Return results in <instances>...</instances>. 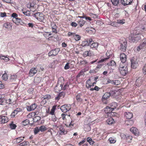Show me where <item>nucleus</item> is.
<instances>
[{"mask_svg":"<svg viewBox=\"0 0 146 146\" xmlns=\"http://www.w3.org/2000/svg\"><path fill=\"white\" fill-rule=\"evenodd\" d=\"M22 110L20 108H17L11 113V117H14L18 112L21 111Z\"/></svg>","mask_w":146,"mask_h":146,"instance_id":"nucleus-14","label":"nucleus"},{"mask_svg":"<svg viewBox=\"0 0 146 146\" xmlns=\"http://www.w3.org/2000/svg\"><path fill=\"white\" fill-rule=\"evenodd\" d=\"M146 46V39L143 41L142 43L137 47V50L138 51H139L141 49L143 48Z\"/></svg>","mask_w":146,"mask_h":146,"instance_id":"nucleus-16","label":"nucleus"},{"mask_svg":"<svg viewBox=\"0 0 146 146\" xmlns=\"http://www.w3.org/2000/svg\"><path fill=\"white\" fill-rule=\"evenodd\" d=\"M88 63L86 60H83L80 61V64L81 65H82L84 66H86L87 64Z\"/></svg>","mask_w":146,"mask_h":146,"instance_id":"nucleus-46","label":"nucleus"},{"mask_svg":"<svg viewBox=\"0 0 146 146\" xmlns=\"http://www.w3.org/2000/svg\"><path fill=\"white\" fill-rule=\"evenodd\" d=\"M146 82V77H139L136 80L135 84L138 86H140L143 83Z\"/></svg>","mask_w":146,"mask_h":146,"instance_id":"nucleus-4","label":"nucleus"},{"mask_svg":"<svg viewBox=\"0 0 146 146\" xmlns=\"http://www.w3.org/2000/svg\"><path fill=\"white\" fill-rule=\"evenodd\" d=\"M24 138V137L23 138L21 137L17 138L14 140V142L16 143H19L23 140Z\"/></svg>","mask_w":146,"mask_h":146,"instance_id":"nucleus-21","label":"nucleus"},{"mask_svg":"<svg viewBox=\"0 0 146 146\" xmlns=\"http://www.w3.org/2000/svg\"><path fill=\"white\" fill-rule=\"evenodd\" d=\"M98 43L97 42H94L92 43L90 46V47L92 48H97L98 46Z\"/></svg>","mask_w":146,"mask_h":146,"instance_id":"nucleus-33","label":"nucleus"},{"mask_svg":"<svg viewBox=\"0 0 146 146\" xmlns=\"http://www.w3.org/2000/svg\"><path fill=\"white\" fill-rule=\"evenodd\" d=\"M110 93H105L102 97V99L103 100H106L109 98L110 96Z\"/></svg>","mask_w":146,"mask_h":146,"instance_id":"nucleus-24","label":"nucleus"},{"mask_svg":"<svg viewBox=\"0 0 146 146\" xmlns=\"http://www.w3.org/2000/svg\"><path fill=\"white\" fill-rule=\"evenodd\" d=\"M102 66L103 65L102 64H98L95 68V70L97 71L98 70L102 68Z\"/></svg>","mask_w":146,"mask_h":146,"instance_id":"nucleus-55","label":"nucleus"},{"mask_svg":"<svg viewBox=\"0 0 146 146\" xmlns=\"http://www.w3.org/2000/svg\"><path fill=\"white\" fill-rule=\"evenodd\" d=\"M40 117L39 116H36L33 118V121L34 122H37L40 119Z\"/></svg>","mask_w":146,"mask_h":146,"instance_id":"nucleus-44","label":"nucleus"},{"mask_svg":"<svg viewBox=\"0 0 146 146\" xmlns=\"http://www.w3.org/2000/svg\"><path fill=\"white\" fill-rule=\"evenodd\" d=\"M70 68V66L69 65V63H67L64 67V68L65 70H68Z\"/></svg>","mask_w":146,"mask_h":146,"instance_id":"nucleus-59","label":"nucleus"},{"mask_svg":"<svg viewBox=\"0 0 146 146\" xmlns=\"http://www.w3.org/2000/svg\"><path fill=\"white\" fill-rule=\"evenodd\" d=\"M65 92H60L57 96L56 98V99L58 100L60 98H63L65 95Z\"/></svg>","mask_w":146,"mask_h":146,"instance_id":"nucleus-17","label":"nucleus"},{"mask_svg":"<svg viewBox=\"0 0 146 146\" xmlns=\"http://www.w3.org/2000/svg\"><path fill=\"white\" fill-rule=\"evenodd\" d=\"M55 109V108H54V107L53 106V108L52 109L50 112V114H51V115H53L54 114Z\"/></svg>","mask_w":146,"mask_h":146,"instance_id":"nucleus-57","label":"nucleus"},{"mask_svg":"<svg viewBox=\"0 0 146 146\" xmlns=\"http://www.w3.org/2000/svg\"><path fill=\"white\" fill-rule=\"evenodd\" d=\"M110 106H107L104 108V111L105 113L107 114L106 115L108 116L111 117L113 116L114 113V112H112V110Z\"/></svg>","mask_w":146,"mask_h":146,"instance_id":"nucleus-5","label":"nucleus"},{"mask_svg":"<svg viewBox=\"0 0 146 146\" xmlns=\"http://www.w3.org/2000/svg\"><path fill=\"white\" fill-rule=\"evenodd\" d=\"M3 79L4 80H7L8 79V76L6 73H4L2 75Z\"/></svg>","mask_w":146,"mask_h":146,"instance_id":"nucleus-47","label":"nucleus"},{"mask_svg":"<svg viewBox=\"0 0 146 146\" xmlns=\"http://www.w3.org/2000/svg\"><path fill=\"white\" fill-rule=\"evenodd\" d=\"M9 125L10 128L11 129H15L17 127L16 125L13 123V122L11 123Z\"/></svg>","mask_w":146,"mask_h":146,"instance_id":"nucleus-39","label":"nucleus"},{"mask_svg":"<svg viewBox=\"0 0 146 146\" xmlns=\"http://www.w3.org/2000/svg\"><path fill=\"white\" fill-rule=\"evenodd\" d=\"M117 23L118 24H123L125 23V20H118L117 21Z\"/></svg>","mask_w":146,"mask_h":146,"instance_id":"nucleus-54","label":"nucleus"},{"mask_svg":"<svg viewBox=\"0 0 146 146\" xmlns=\"http://www.w3.org/2000/svg\"><path fill=\"white\" fill-rule=\"evenodd\" d=\"M108 140L111 143H114L116 142V140L114 138L112 137L110 138Z\"/></svg>","mask_w":146,"mask_h":146,"instance_id":"nucleus-48","label":"nucleus"},{"mask_svg":"<svg viewBox=\"0 0 146 146\" xmlns=\"http://www.w3.org/2000/svg\"><path fill=\"white\" fill-rule=\"evenodd\" d=\"M46 128L45 126H41L39 127V130H40V131L42 132L46 131Z\"/></svg>","mask_w":146,"mask_h":146,"instance_id":"nucleus-42","label":"nucleus"},{"mask_svg":"<svg viewBox=\"0 0 146 146\" xmlns=\"http://www.w3.org/2000/svg\"><path fill=\"white\" fill-rule=\"evenodd\" d=\"M13 21L17 25H18V24L20 23L21 21V19L18 18L14 19H13Z\"/></svg>","mask_w":146,"mask_h":146,"instance_id":"nucleus-32","label":"nucleus"},{"mask_svg":"<svg viewBox=\"0 0 146 146\" xmlns=\"http://www.w3.org/2000/svg\"><path fill=\"white\" fill-rule=\"evenodd\" d=\"M130 131L135 135H137L139 134L138 130L135 127H132L130 129Z\"/></svg>","mask_w":146,"mask_h":146,"instance_id":"nucleus-18","label":"nucleus"},{"mask_svg":"<svg viewBox=\"0 0 146 146\" xmlns=\"http://www.w3.org/2000/svg\"><path fill=\"white\" fill-rule=\"evenodd\" d=\"M51 26L52 28V32L54 33H57L56 28L57 26L54 23L51 24Z\"/></svg>","mask_w":146,"mask_h":146,"instance_id":"nucleus-20","label":"nucleus"},{"mask_svg":"<svg viewBox=\"0 0 146 146\" xmlns=\"http://www.w3.org/2000/svg\"><path fill=\"white\" fill-rule=\"evenodd\" d=\"M75 34H76L74 33H72L70 32H68V35L69 36H73L74 37Z\"/></svg>","mask_w":146,"mask_h":146,"instance_id":"nucleus-56","label":"nucleus"},{"mask_svg":"<svg viewBox=\"0 0 146 146\" xmlns=\"http://www.w3.org/2000/svg\"><path fill=\"white\" fill-rule=\"evenodd\" d=\"M23 13L24 15L27 16H29L31 15V13L29 11H23Z\"/></svg>","mask_w":146,"mask_h":146,"instance_id":"nucleus-49","label":"nucleus"},{"mask_svg":"<svg viewBox=\"0 0 146 146\" xmlns=\"http://www.w3.org/2000/svg\"><path fill=\"white\" fill-rule=\"evenodd\" d=\"M29 123V121L28 119H26L22 122V125L24 126L26 125Z\"/></svg>","mask_w":146,"mask_h":146,"instance_id":"nucleus-34","label":"nucleus"},{"mask_svg":"<svg viewBox=\"0 0 146 146\" xmlns=\"http://www.w3.org/2000/svg\"><path fill=\"white\" fill-rule=\"evenodd\" d=\"M120 60L123 63H125L127 60V56L123 53H121L120 55Z\"/></svg>","mask_w":146,"mask_h":146,"instance_id":"nucleus-11","label":"nucleus"},{"mask_svg":"<svg viewBox=\"0 0 146 146\" xmlns=\"http://www.w3.org/2000/svg\"><path fill=\"white\" fill-rule=\"evenodd\" d=\"M34 91V89L32 88L29 89L28 90V92L30 94H32Z\"/></svg>","mask_w":146,"mask_h":146,"instance_id":"nucleus-60","label":"nucleus"},{"mask_svg":"<svg viewBox=\"0 0 146 146\" xmlns=\"http://www.w3.org/2000/svg\"><path fill=\"white\" fill-rule=\"evenodd\" d=\"M40 131L39 128L38 127H36L34 130V133L35 135H36L37 133L39 132Z\"/></svg>","mask_w":146,"mask_h":146,"instance_id":"nucleus-50","label":"nucleus"},{"mask_svg":"<svg viewBox=\"0 0 146 146\" xmlns=\"http://www.w3.org/2000/svg\"><path fill=\"white\" fill-rule=\"evenodd\" d=\"M60 131H61V133L60 134L61 135L65 134L67 133V131L65 130L63 128L61 127L60 128Z\"/></svg>","mask_w":146,"mask_h":146,"instance_id":"nucleus-40","label":"nucleus"},{"mask_svg":"<svg viewBox=\"0 0 146 146\" xmlns=\"http://www.w3.org/2000/svg\"><path fill=\"white\" fill-rule=\"evenodd\" d=\"M17 14L14 13H13L11 15L12 17L14 18L13 19L17 18Z\"/></svg>","mask_w":146,"mask_h":146,"instance_id":"nucleus-63","label":"nucleus"},{"mask_svg":"<svg viewBox=\"0 0 146 146\" xmlns=\"http://www.w3.org/2000/svg\"><path fill=\"white\" fill-rule=\"evenodd\" d=\"M76 99L78 102H82V100L80 98V95L78 94L76 96Z\"/></svg>","mask_w":146,"mask_h":146,"instance_id":"nucleus-30","label":"nucleus"},{"mask_svg":"<svg viewBox=\"0 0 146 146\" xmlns=\"http://www.w3.org/2000/svg\"><path fill=\"white\" fill-rule=\"evenodd\" d=\"M90 50L89 51H85L84 54H83V56L84 57H86L87 56H91V52Z\"/></svg>","mask_w":146,"mask_h":146,"instance_id":"nucleus-25","label":"nucleus"},{"mask_svg":"<svg viewBox=\"0 0 146 146\" xmlns=\"http://www.w3.org/2000/svg\"><path fill=\"white\" fill-rule=\"evenodd\" d=\"M138 60L136 58L134 57L131 60V67L133 69H135L138 66Z\"/></svg>","mask_w":146,"mask_h":146,"instance_id":"nucleus-3","label":"nucleus"},{"mask_svg":"<svg viewBox=\"0 0 146 146\" xmlns=\"http://www.w3.org/2000/svg\"><path fill=\"white\" fill-rule=\"evenodd\" d=\"M113 122V119L112 117H110L108 119L106 120V123L109 125L112 124Z\"/></svg>","mask_w":146,"mask_h":146,"instance_id":"nucleus-28","label":"nucleus"},{"mask_svg":"<svg viewBox=\"0 0 146 146\" xmlns=\"http://www.w3.org/2000/svg\"><path fill=\"white\" fill-rule=\"evenodd\" d=\"M71 25L74 27H76L78 25L77 23L75 22H72L71 23Z\"/></svg>","mask_w":146,"mask_h":146,"instance_id":"nucleus-61","label":"nucleus"},{"mask_svg":"<svg viewBox=\"0 0 146 146\" xmlns=\"http://www.w3.org/2000/svg\"><path fill=\"white\" fill-rule=\"evenodd\" d=\"M29 144V142L27 141H24L19 144L20 146H25Z\"/></svg>","mask_w":146,"mask_h":146,"instance_id":"nucleus-43","label":"nucleus"},{"mask_svg":"<svg viewBox=\"0 0 146 146\" xmlns=\"http://www.w3.org/2000/svg\"><path fill=\"white\" fill-rule=\"evenodd\" d=\"M90 79L86 82V86L88 88L91 87L92 86V85L90 84Z\"/></svg>","mask_w":146,"mask_h":146,"instance_id":"nucleus-38","label":"nucleus"},{"mask_svg":"<svg viewBox=\"0 0 146 146\" xmlns=\"http://www.w3.org/2000/svg\"><path fill=\"white\" fill-rule=\"evenodd\" d=\"M91 127L89 125H87L86 126L85 128V130L86 131H89L91 130Z\"/></svg>","mask_w":146,"mask_h":146,"instance_id":"nucleus-53","label":"nucleus"},{"mask_svg":"<svg viewBox=\"0 0 146 146\" xmlns=\"http://www.w3.org/2000/svg\"><path fill=\"white\" fill-rule=\"evenodd\" d=\"M112 4L115 6L117 5L119 3L120 0H110Z\"/></svg>","mask_w":146,"mask_h":146,"instance_id":"nucleus-29","label":"nucleus"},{"mask_svg":"<svg viewBox=\"0 0 146 146\" xmlns=\"http://www.w3.org/2000/svg\"><path fill=\"white\" fill-rule=\"evenodd\" d=\"M74 38L76 41H78L80 40L81 36L79 35L75 34L74 36Z\"/></svg>","mask_w":146,"mask_h":146,"instance_id":"nucleus-36","label":"nucleus"},{"mask_svg":"<svg viewBox=\"0 0 146 146\" xmlns=\"http://www.w3.org/2000/svg\"><path fill=\"white\" fill-rule=\"evenodd\" d=\"M143 73L144 74H146V65L144 66L143 68Z\"/></svg>","mask_w":146,"mask_h":146,"instance_id":"nucleus-64","label":"nucleus"},{"mask_svg":"<svg viewBox=\"0 0 146 146\" xmlns=\"http://www.w3.org/2000/svg\"><path fill=\"white\" fill-rule=\"evenodd\" d=\"M133 123V121L132 120H127L125 121V124L127 125H131Z\"/></svg>","mask_w":146,"mask_h":146,"instance_id":"nucleus-35","label":"nucleus"},{"mask_svg":"<svg viewBox=\"0 0 146 146\" xmlns=\"http://www.w3.org/2000/svg\"><path fill=\"white\" fill-rule=\"evenodd\" d=\"M17 78V76L16 75H11L9 78L11 82L15 81Z\"/></svg>","mask_w":146,"mask_h":146,"instance_id":"nucleus-31","label":"nucleus"},{"mask_svg":"<svg viewBox=\"0 0 146 146\" xmlns=\"http://www.w3.org/2000/svg\"><path fill=\"white\" fill-rule=\"evenodd\" d=\"M38 71L36 68H32L30 70L29 75L30 76H33L36 74Z\"/></svg>","mask_w":146,"mask_h":146,"instance_id":"nucleus-10","label":"nucleus"},{"mask_svg":"<svg viewBox=\"0 0 146 146\" xmlns=\"http://www.w3.org/2000/svg\"><path fill=\"white\" fill-rule=\"evenodd\" d=\"M125 117L128 119H131L133 117V114L129 111H127L124 113Z\"/></svg>","mask_w":146,"mask_h":146,"instance_id":"nucleus-19","label":"nucleus"},{"mask_svg":"<svg viewBox=\"0 0 146 146\" xmlns=\"http://www.w3.org/2000/svg\"><path fill=\"white\" fill-rule=\"evenodd\" d=\"M93 41L92 40L91 38H89L87 39L85 42H86V45H91V42Z\"/></svg>","mask_w":146,"mask_h":146,"instance_id":"nucleus-37","label":"nucleus"},{"mask_svg":"<svg viewBox=\"0 0 146 146\" xmlns=\"http://www.w3.org/2000/svg\"><path fill=\"white\" fill-rule=\"evenodd\" d=\"M117 81V80H115V82L113 80H111L110 79H108V80L107 82L108 83H111L114 85H116V82Z\"/></svg>","mask_w":146,"mask_h":146,"instance_id":"nucleus-52","label":"nucleus"},{"mask_svg":"<svg viewBox=\"0 0 146 146\" xmlns=\"http://www.w3.org/2000/svg\"><path fill=\"white\" fill-rule=\"evenodd\" d=\"M6 16V13L5 12L1 13H0V17H4Z\"/></svg>","mask_w":146,"mask_h":146,"instance_id":"nucleus-62","label":"nucleus"},{"mask_svg":"<svg viewBox=\"0 0 146 146\" xmlns=\"http://www.w3.org/2000/svg\"><path fill=\"white\" fill-rule=\"evenodd\" d=\"M34 17L40 21H42L44 19V15L40 12H37L35 13Z\"/></svg>","mask_w":146,"mask_h":146,"instance_id":"nucleus-6","label":"nucleus"},{"mask_svg":"<svg viewBox=\"0 0 146 146\" xmlns=\"http://www.w3.org/2000/svg\"><path fill=\"white\" fill-rule=\"evenodd\" d=\"M119 70L121 74L123 76H125L128 73L127 66H123L121 64L119 65Z\"/></svg>","mask_w":146,"mask_h":146,"instance_id":"nucleus-2","label":"nucleus"},{"mask_svg":"<svg viewBox=\"0 0 146 146\" xmlns=\"http://www.w3.org/2000/svg\"><path fill=\"white\" fill-rule=\"evenodd\" d=\"M71 108V106L70 104H65L62 106L60 108L62 111L64 113H66Z\"/></svg>","mask_w":146,"mask_h":146,"instance_id":"nucleus-7","label":"nucleus"},{"mask_svg":"<svg viewBox=\"0 0 146 146\" xmlns=\"http://www.w3.org/2000/svg\"><path fill=\"white\" fill-rule=\"evenodd\" d=\"M127 42L125 40L123 42H121L120 43V50L123 52H124L125 51L127 48Z\"/></svg>","mask_w":146,"mask_h":146,"instance_id":"nucleus-8","label":"nucleus"},{"mask_svg":"<svg viewBox=\"0 0 146 146\" xmlns=\"http://www.w3.org/2000/svg\"><path fill=\"white\" fill-rule=\"evenodd\" d=\"M0 58L1 59L4 60L6 62L9 60V58L7 57L3 56H0Z\"/></svg>","mask_w":146,"mask_h":146,"instance_id":"nucleus-41","label":"nucleus"},{"mask_svg":"<svg viewBox=\"0 0 146 146\" xmlns=\"http://www.w3.org/2000/svg\"><path fill=\"white\" fill-rule=\"evenodd\" d=\"M121 4L124 6L131 4L133 0H121Z\"/></svg>","mask_w":146,"mask_h":146,"instance_id":"nucleus-13","label":"nucleus"},{"mask_svg":"<svg viewBox=\"0 0 146 146\" xmlns=\"http://www.w3.org/2000/svg\"><path fill=\"white\" fill-rule=\"evenodd\" d=\"M6 102V100L2 97V96L0 95V105H4Z\"/></svg>","mask_w":146,"mask_h":146,"instance_id":"nucleus-26","label":"nucleus"},{"mask_svg":"<svg viewBox=\"0 0 146 146\" xmlns=\"http://www.w3.org/2000/svg\"><path fill=\"white\" fill-rule=\"evenodd\" d=\"M41 81V78L40 77H35L34 79V82L36 84L40 82Z\"/></svg>","mask_w":146,"mask_h":146,"instance_id":"nucleus-27","label":"nucleus"},{"mask_svg":"<svg viewBox=\"0 0 146 146\" xmlns=\"http://www.w3.org/2000/svg\"><path fill=\"white\" fill-rule=\"evenodd\" d=\"M8 119L7 117L5 116L1 115L0 116V121H1L2 123H5L8 122Z\"/></svg>","mask_w":146,"mask_h":146,"instance_id":"nucleus-15","label":"nucleus"},{"mask_svg":"<svg viewBox=\"0 0 146 146\" xmlns=\"http://www.w3.org/2000/svg\"><path fill=\"white\" fill-rule=\"evenodd\" d=\"M64 79L63 77H61L58 78L57 84L55 86L54 89L56 90L60 91L62 89V86L64 84Z\"/></svg>","mask_w":146,"mask_h":146,"instance_id":"nucleus-1","label":"nucleus"},{"mask_svg":"<svg viewBox=\"0 0 146 146\" xmlns=\"http://www.w3.org/2000/svg\"><path fill=\"white\" fill-rule=\"evenodd\" d=\"M59 51L60 49L58 48L52 50L49 52V56H50L52 55L56 56L58 54Z\"/></svg>","mask_w":146,"mask_h":146,"instance_id":"nucleus-9","label":"nucleus"},{"mask_svg":"<svg viewBox=\"0 0 146 146\" xmlns=\"http://www.w3.org/2000/svg\"><path fill=\"white\" fill-rule=\"evenodd\" d=\"M110 58L109 57H106L103 58V59H102L100 60L98 62H97V63H100L102 62H103L104 61H106V60Z\"/></svg>","mask_w":146,"mask_h":146,"instance_id":"nucleus-51","label":"nucleus"},{"mask_svg":"<svg viewBox=\"0 0 146 146\" xmlns=\"http://www.w3.org/2000/svg\"><path fill=\"white\" fill-rule=\"evenodd\" d=\"M12 25L9 22H6L4 24V27L8 29H11Z\"/></svg>","mask_w":146,"mask_h":146,"instance_id":"nucleus-22","label":"nucleus"},{"mask_svg":"<svg viewBox=\"0 0 146 146\" xmlns=\"http://www.w3.org/2000/svg\"><path fill=\"white\" fill-rule=\"evenodd\" d=\"M111 107L110 108H111V110H113L114 109H116L117 107V104L116 102L113 103L110 105Z\"/></svg>","mask_w":146,"mask_h":146,"instance_id":"nucleus-23","label":"nucleus"},{"mask_svg":"<svg viewBox=\"0 0 146 146\" xmlns=\"http://www.w3.org/2000/svg\"><path fill=\"white\" fill-rule=\"evenodd\" d=\"M37 107V105L35 104H32L30 106H28L27 107V111H31L35 110Z\"/></svg>","mask_w":146,"mask_h":146,"instance_id":"nucleus-12","label":"nucleus"},{"mask_svg":"<svg viewBox=\"0 0 146 146\" xmlns=\"http://www.w3.org/2000/svg\"><path fill=\"white\" fill-rule=\"evenodd\" d=\"M111 25L114 27H117L118 26L117 22H114L111 23Z\"/></svg>","mask_w":146,"mask_h":146,"instance_id":"nucleus-58","label":"nucleus"},{"mask_svg":"<svg viewBox=\"0 0 146 146\" xmlns=\"http://www.w3.org/2000/svg\"><path fill=\"white\" fill-rule=\"evenodd\" d=\"M85 23V21L81 19L80 20L78 23V24L80 27H82L84 25Z\"/></svg>","mask_w":146,"mask_h":146,"instance_id":"nucleus-45","label":"nucleus"}]
</instances>
